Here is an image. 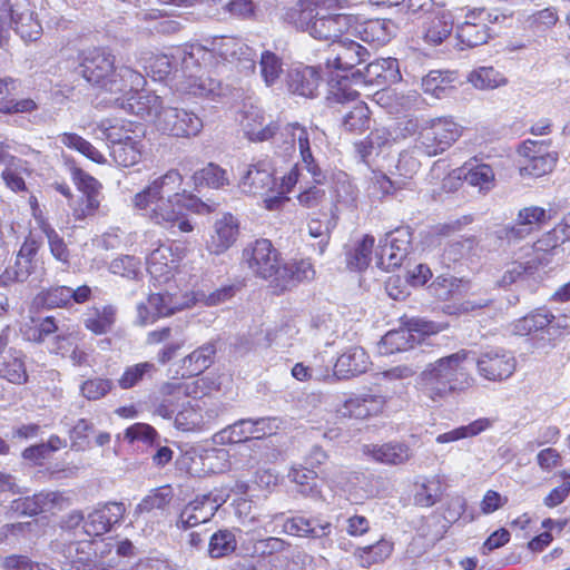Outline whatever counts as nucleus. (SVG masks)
Segmentation results:
<instances>
[{
    "mask_svg": "<svg viewBox=\"0 0 570 570\" xmlns=\"http://www.w3.org/2000/svg\"><path fill=\"white\" fill-rule=\"evenodd\" d=\"M366 83L385 86L395 83L401 79L399 61L395 58H380L366 65L364 73Z\"/></svg>",
    "mask_w": 570,
    "mask_h": 570,
    "instance_id": "obj_33",
    "label": "nucleus"
},
{
    "mask_svg": "<svg viewBox=\"0 0 570 570\" xmlns=\"http://www.w3.org/2000/svg\"><path fill=\"white\" fill-rule=\"evenodd\" d=\"M239 234L238 220L229 213L218 218L213 234L206 243V249L214 255H222L236 242Z\"/></svg>",
    "mask_w": 570,
    "mask_h": 570,
    "instance_id": "obj_23",
    "label": "nucleus"
},
{
    "mask_svg": "<svg viewBox=\"0 0 570 570\" xmlns=\"http://www.w3.org/2000/svg\"><path fill=\"white\" fill-rule=\"evenodd\" d=\"M117 320V308L114 305L95 306L83 318L85 327L96 335H104L112 331Z\"/></svg>",
    "mask_w": 570,
    "mask_h": 570,
    "instance_id": "obj_40",
    "label": "nucleus"
},
{
    "mask_svg": "<svg viewBox=\"0 0 570 570\" xmlns=\"http://www.w3.org/2000/svg\"><path fill=\"white\" fill-rule=\"evenodd\" d=\"M157 371L156 365L151 362L132 364L125 368L117 382L122 390H129L147 380H153Z\"/></svg>",
    "mask_w": 570,
    "mask_h": 570,
    "instance_id": "obj_44",
    "label": "nucleus"
},
{
    "mask_svg": "<svg viewBox=\"0 0 570 570\" xmlns=\"http://www.w3.org/2000/svg\"><path fill=\"white\" fill-rule=\"evenodd\" d=\"M215 514L207 498L198 494L180 510L176 527L180 530H187L209 522Z\"/></svg>",
    "mask_w": 570,
    "mask_h": 570,
    "instance_id": "obj_29",
    "label": "nucleus"
},
{
    "mask_svg": "<svg viewBox=\"0 0 570 570\" xmlns=\"http://www.w3.org/2000/svg\"><path fill=\"white\" fill-rule=\"evenodd\" d=\"M56 493H38L32 497L16 499L11 502V510L19 515H37L56 499Z\"/></svg>",
    "mask_w": 570,
    "mask_h": 570,
    "instance_id": "obj_45",
    "label": "nucleus"
},
{
    "mask_svg": "<svg viewBox=\"0 0 570 570\" xmlns=\"http://www.w3.org/2000/svg\"><path fill=\"white\" fill-rule=\"evenodd\" d=\"M243 259L256 276L264 279L275 278L279 267V253L266 238L248 244L243 250Z\"/></svg>",
    "mask_w": 570,
    "mask_h": 570,
    "instance_id": "obj_14",
    "label": "nucleus"
},
{
    "mask_svg": "<svg viewBox=\"0 0 570 570\" xmlns=\"http://www.w3.org/2000/svg\"><path fill=\"white\" fill-rule=\"evenodd\" d=\"M352 17L343 13L324 14L314 12L308 35L314 39L335 42L352 26Z\"/></svg>",
    "mask_w": 570,
    "mask_h": 570,
    "instance_id": "obj_20",
    "label": "nucleus"
},
{
    "mask_svg": "<svg viewBox=\"0 0 570 570\" xmlns=\"http://www.w3.org/2000/svg\"><path fill=\"white\" fill-rule=\"evenodd\" d=\"M160 397L154 404V412L164 419H171L186 402L187 387L181 383H166L160 389Z\"/></svg>",
    "mask_w": 570,
    "mask_h": 570,
    "instance_id": "obj_34",
    "label": "nucleus"
},
{
    "mask_svg": "<svg viewBox=\"0 0 570 570\" xmlns=\"http://www.w3.org/2000/svg\"><path fill=\"white\" fill-rule=\"evenodd\" d=\"M469 80L478 89H493L507 82L504 76L493 67H481L473 71Z\"/></svg>",
    "mask_w": 570,
    "mask_h": 570,
    "instance_id": "obj_58",
    "label": "nucleus"
},
{
    "mask_svg": "<svg viewBox=\"0 0 570 570\" xmlns=\"http://www.w3.org/2000/svg\"><path fill=\"white\" fill-rule=\"evenodd\" d=\"M216 352V342H207L183 360V367L188 375H198L213 364Z\"/></svg>",
    "mask_w": 570,
    "mask_h": 570,
    "instance_id": "obj_41",
    "label": "nucleus"
},
{
    "mask_svg": "<svg viewBox=\"0 0 570 570\" xmlns=\"http://www.w3.org/2000/svg\"><path fill=\"white\" fill-rule=\"evenodd\" d=\"M404 185L403 180H392L383 173H373L368 181L367 193L374 199H382L385 196L393 195Z\"/></svg>",
    "mask_w": 570,
    "mask_h": 570,
    "instance_id": "obj_51",
    "label": "nucleus"
},
{
    "mask_svg": "<svg viewBox=\"0 0 570 570\" xmlns=\"http://www.w3.org/2000/svg\"><path fill=\"white\" fill-rule=\"evenodd\" d=\"M253 426L252 419H240L215 433L213 436L214 443L224 445L255 439Z\"/></svg>",
    "mask_w": 570,
    "mask_h": 570,
    "instance_id": "obj_42",
    "label": "nucleus"
},
{
    "mask_svg": "<svg viewBox=\"0 0 570 570\" xmlns=\"http://www.w3.org/2000/svg\"><path fill=\"white\" fill-rule=\"evenodd\" d=\"M60 142L65 146L76 149L95 163H104L101 153L81 136L71 132H65L60 136Z\"/></svg>",
    "mask_w": 570,
    "mask_h": 570,
    "instance_id": "obj_62",
    "label": "nucleus"
},
{
    "mask_svg": "<svg viewBox=\"0 0 570 570\" xmlns=\"http://www.w3.org/2000/svg\"><path fill=\"white\" fill-rule=\"evenodd\" d=\"M234 63L243 73H252L256 69V51L235 37H219L210 42V47L194 43L185 48L183 58L184 72L197 69L198 75H206L212 69L225 68Z\"/></svg>",
    "mask_w": 570,
    "mask_h": 570,
    "instance_id": "obj_2",
    "label": "nucleus"
},
{
    "mask_svg": "<svg viewBox=\"0 0 570 570\" xmlns=\"http://www.w3.org/2000/svg\"><path fill=\"white\" fill-rule=\"evenodd\" d=\"M96 130L108 141V146L129 141H142L144 128L141 125L127 120L104 119Z\"/></svg>",
    "mask_w": 570,
    "mask_h": 570,
    "instance_id": "obj_22",
    "label": "nucleus"
},
{
    "mask_svg": "<svg viewBox=\"0 0 570 570\" xmlns=\"http://www.w3.org/2000/svg\"><path fill=\"white\" fill-rule=\"evenodd\" d=\"M0 376L13 384H24L28 374L24 362L20 355H10L0 366Z\"/></svg>",
    "mask_w": 570,
    "mask_h": 570,
    "instance_id": "obj_59",
    "label": "nucleus"
},
{
    "mask_svg": "<svg viewBox=\"0 0 570 570\" xmlns=\"http://www.w3.org/2000/svg\"><path fill=\"white\" fill-rule=\"evenodd\" d=\"M517 365L514 353L502 346H488L475 357L478 374L493 383L509 380L515 373Z\"/></svg>",
    "mask_w": 570,
    "mask_h": 570,
    "instance_id": "obj_11",
    "label": "nucleus"
},
{
    "mask_svg": "<svg viewBox=\"0 0 570 570\" xmlns=\"http://www.w3.org/2000/svg\"><path fill=\"white\" fill-rule=\"evenodd\" d=\"M298 175L297 166H294L289 173L282 178V183L276 186L274 195L264 199L267 209H277L281 204L287 199L286 194L291 193L298 181Z\"/></svg>",
    "mask_w": 570,
    "mask_h": 570,
    "instance_id": "obj_60",
    "label": "nucleus"
},
{
    "mask_svg": "<svg viewBox=\"0 0 570 570\" xmlns=\"http://www.w3.org/2000/svg\"><path fill=\"white\" fill-rule=\"evenodd\" d=\"M373 246L374 237L365 235L354 250L348 254L347 265L357 271L365 269L370 265Z\"/></svg>",
    "mask_w": 570,
    "mask_h": 570,
    "instance_id": "obj_61",
    "label": "nucleus"
},
{
    "mask_svg": "<svg viewBox=\"0 0 570 570\" xmlns=\"http://www.w3.org/2000/svg\"><path fill=\"white\" fill-rule=\"evenodd\" d=\"M126 96L116 99V104L126 112L136 115L145 119L147 117L157 118L158 112L161 110L163 100L159 96L153 92L139 91V88H127Z\"/></svg>",
    "mask_w": 570,
    "mask_h": 570,
    "instance_id": "obj_19",
    "label": "nucleus"
},
{
    "mask_svg": "<svg viewBox=\"0 0 570 570\" xmlns=\"http://www.w3.org/2000/svg\"><path fill=\"white\" fill-rule=\"evenodd\" d=\"M511 14L484 7H464L456 9L455 35L459 42L466 48L482 46L491 38L490 24L501 23Z\"/></svg>",
    "mask_w": 570,
    "mask_h": 570,
    "instance_id": "obj_7",
    "label": "nucleus"
},
{
    "mask_svg": "<svg viewBox=\"0 0 570 570\" xmlns=\"http://www.w3.org/2000/svg\"><path fill=\"white\" fill-rule=\"evenodd\" d=\"M386 404V399L380 393L367 392L347 399L338 412L343 416L366 419L381 413Z\"/></svg>",
    "mask_w": 570,
    "mask_h": 570,
    "instance_id": "obj_26",
    "label": "nucleus"
},
{
    "mask_svg": "<svg viewBox=\"0 0 570 570\" xmlns=\"http://www.w3.org/2000/svg\"><path fill=\"white\" fill-rule=\"evenodd\" d=\"M181 180L177 170L167 171L135 195L134 206L144 210L157 225L170 230L177 228L181 233H190L194 226L185 210L205 215L216 210L217 205L204 203L194 195L178 193Z\"/></svg>",
    "mask_w": 570,
    "mask_h": 570,
    "instance_id": "obj_1",
    "label": "nucleus"
},
{
    "mask_svg": "<svg viewBox=\"0 0 570 570\" xmlns=\"http://www.w3.org/2000/svg\"><path fill=\"white\" fill-rule=\"evenodd\" d=\"M492 426V421L488 417L478 419L468 425L459 426L452 431L439 434L436 436L438 443H449L459 441L465 438L476 436Z\"/></svg>",
    "mask_w": 570,
    "mask_h": 570,
    "instance_id": "obj_47",
    "label": "nucleus"
},
{
    "mask_svg": "<svg viewBox=\"0 0 570 570\" xmlns=\"http://www.w3.org/2000/svg\"><path fill=\"white\" fill-rule=\"evenodd\" d=\"M235 534L230 530H219L210 537L208 553L212 558H222L236 549Z\"/></svg>",
    "mask_w": 570,
    "mask_h": 570,
    "instance_id": "obj_56",
    "label": "nucleus"
},
{
    "mask_svg": "<svg viewBox=\"0 0 570 570\" xmlns=\"http://www.w3.org/2000/svg\"><path fill=\"white\" fill-rule=\"evenodd\" d=\"M147 271L151 277L166 282L173 276L177 268V262L171 253V248L160 245L147 256Z\"/></svg>",
    "mask_w": 570,
    "mask_h": 570,
    "instance_id": "obj_37",
    "label": "nucleus"
},
{
    "mask_svg": "<svg viewBox=\"0 0 570 570\" xmlns=\"http://www.w3.org/2000/svg\"><path fill=\"white\" fill-rule=\"evenodd\" d=\"M110 156L119 166L130 167L138 164L142 156L144 141H129L110 145Z\"/></svg>",
    "mask_w": 570,
    "mask_h": 570,
    "instance_id": "obj_48",
    "label": "nucleus"
},
{
    "mask_svg": "<svg viewBox=\"0 0 570 570\" xmlns=\"http://www.w3.org/2000/svg\"><path fill=\"white\" fill-rule=\"evenodd\" d=\"M343 127L350 132L361 134L370 127V109L363 101H357L343 116Z\"/></svg>",
    "mask_w": 570,
    "mask_h": 570,
    "instance_id": "obj_50",
    "label": "nucleus"
},
{
    "mask_svg": "<svg viewBox=\"0 0 570 570\" xmlns=\"http://www.w3.org/2000/svg\"><path fill=\"white\" fill-rule=\"evenodd\" d=\"M126 513L122 502H107L98 504L88 513L82 530L89 537H99L111 530L119 523Z\"/></svg>",
    "mask_w": 570,
    "mask_h": 570,
    "instance_id": "obj_18",
    "label": "nucleus"
},
{
    "mask_svg": "<svg viewBox=\"0 0 570 570\" xmlns=\"http://www.w3.org/2000/svg\"><path fill=\"white\" fill-rule=\"evenodd\" d=\"M284 531L291 535L324 538L332 532V523L322 518L293 517L284 522Z\"/></svg>",
    "mask_w": 570,
    "mask_h": 570,
    "instance_id": "obj_31",
    "label": "nucleus"
},
{
    "mask_svg": "<svg viewBox=\"0 0 570 570\" xmlns=\"http://www.w3.org/2000/svg\"><path fill=\"white\" fill-rule=\"evenodd\" d=\"M456 24V9L442 11L424 23V40L433 46L441 45L450 37Z\"/></svg>",
    "mask_w": 570,
    "mask_h": 570,
    "instance_id": "obj_36",
    "label": "nucleus"
},
{
    "mask_svg": "<svg viewBox=\"0 0 570 570\" xmlns=\"http://www.w3.org/2000/svg\"><path fill=\"white\" fill-rule=\"evenodd\" d=\"M214 419L215 415L212 411L203 413L199 401L187 399L176 413L174 424L180 431L194 432L208 429Z\"/></svg>",
    "mask_w": 570,
    "mask_h": 570,
    "instance_id": "obj_25",
    "label": "nucleus"
},
{
    "mask_svg": "<svg viewBox=\"0 0 570 570\" xmlns=\"http://www.w3.org/2000/svg\"><path fill=\"white\" fill-rule=\"evenodd\" d=\"M321 82L322 77L317 67L297 66L288 73L289 91L305 98H314Z\"/></svg>",
    "mask_w": 570,
    "mask_h": 570,
    "instance_id": "obj_28",
    "label": "nucleus"
},
{
    "mask_svg": "<svg viewBox=\"0 0 570 570\" xmlns=\"http://www.w3.org/2000/svg\"><path fill=\"white\" fill-rule=\"evenodd\" d=\"M557 214L558 210L552 207L548 210L538 206L525 207L519 212L517 223L499 230V237L508 240L523 239L533 232L535 225L556 217Z\"/></svg>",
    "mask_w": 570,
    "mask_h": 570,
    "instance_id": "obj_17",
    "label": "nucleus"
},
{
    "mask_svg": "<svg viewBox=\"0 0 570 570\" xmlns=\"http://www.w3.org/2000/svg\"><path fill=\"white\" fill-rule=\"evenodd\" d=\"M245 134L249 140L265 141L273 139V142L283 150L285 155L295 153L296 145L298 146L302 161L307 171L312 175L313 180L322 184L325 179L324 173L315 164L314 157L311 151V137L315 135V130L301 126L298 122L286 124L279 128L277 122H268L263 125H252L249 122L244 126Z\"/></svg>",
    "mask_w": 570,
    "mask_h": 570,
    "instance_id": "obj_5",
    "label": "nucleus"
},
{
    "mask_svg": "<svg viewBox=\"0 0 570 570\" xmlns=\"http://www.w3.org/2000/svg\"><path fill=\"white\" fill-rule=\"evenodd\" d=\"M360 35L365 42L385 45L394 35V23L385 19L368 20L362 26Z\"/></svg>",
    "mask_w": 570,
    "mask_h": 570,
    "instance_id": "obj_43",
    "label": "nucleus"
},
{
    "mask_svg": "<svg viewBox=\"0 0 570 570\" xmlns=\"http://www.w3.org/2000/svg\"><path fill=\"white\" fill-rule=\"evenodd\" d=\"M469 355V351L460 350L429 363L419 376L422 394L433 402H440L453 393L468 390L473 383L465 366Z\"/></svg>",
    "mask_w": 570,
    "mask_h": 570,
    "instance_id": "obj_3",
    "label": "nucleus"
},
{
    "mask_svg": "<svg viewBox=\"0 0 570 570\" xmlns=\"http://www.w3.org/2000/svg\"><path fill=\"white\" fill-rule=\"evenodd\" d=\"M546 141L527 140L523 142L521 153L527 158V163L520 168L522 176L541 177L553 170L558 157L556 154H539L540 148Z\"/></svg>",
    "mask_w": 570,
    "mask_h": 570,
    "instance_id": "obj_21",
    "label": "nucleus"
},
{
    "mask_svg": "<svg viewBox=\"0 0 570 570\" xmlns=\"http://www.w3.org/2000/svg\"><path fill=\"white\" fill-rule=\"evenodd\" d=\"M174 492L170 487H161L151 491L137 505L136 511L139 513L151 512L153 510L164 511L170 504Z\"/></svg>",
    "mask_w": 570,
    "mask_h": 570,
    "instance_id": "obj_54",
    "label": "nucleus"
},
{
    "mask_svg": "<svg viewBox=\"0 0 570 570\" xmlns=\"http://www.w3.org/2000/svg\"><path fill=\"white\" fill-rule=\"evenodd\" d=\"M553 321L554 314L547 307H539L514 321L511 325V331L520 336L532 335L543 331L550 335V325Z\"/></svg>",
    "mask_w": 570,
    "mask_h": 570,
    "instance_id": "obj_35",
    "label": "nucleus"
},
{
    "mask_svg": "<svg viewBox=\"0 0 570 570\" xmlns=\"http://www.w3.org/2000/svg\"><path fill=\"white\" fill-rule=\"evenodd\" d=\"M462 135V127L452 118L440 117L422 124L415 139V148L433 157L448 150Z\"/></svg>",
    "mask_w": 570,
    "mask_h": 570,
    "instance_id": "obj_9",
    "label": "nucleus"
},
{
    "mask_svg": "<svg viewBox=\"0 0 570 570\" xmlns=\"http://www.w3.org/2000/svg\"><path fill=\"white\" fill-rule=\"evenodd\" d=\"M24 41H36L42 33L29 0H0V48L7 45L10 29Z\"/></svg>",
    "mask_w": 570,
    "mask_h": 570,
    "instance_id": "obj_8",
    "label": "nucleus"
},
{
    "mask_svg": "<svg viewBox=\"0 0 570 570\" xmlns=\"http://www.w3.org/2000/svg\"><path fill=\"white\" fill-rule=\"evenodd\" d=\"M185 48L180 51L179 59L183 63ZM144 69L155 81H166L171 88L183 95L194 97H208L216 95L220 89V81L213 77L198 75L197 69L186 70L184 67L173 70V60L167 55H151L145 59Z\"/></svg>",
    "mask_w": 570,
    "mask_h": 570,
    "instance_id": "obj_6",
    "label": "nucleus"
},
{
    "mask_svg": "<svg viewBox=\"0 0 570 570\" xmlns=\"http://www.w3.org/2000/svg\"><path fill=\"white\" fill-rule=\"evenodd\" d=\"M370 361L364 348L353 346L340 355L334 365V375L340 380H346L364 373Z\"/></svg>",
    "mask_w": 570,
    "mask_h": 570,
    "instance_id": "obj_32",
    "label": "nucleus"
},
{
    "mask_svg": "<svg viewBox=\"0 0 570 570\" xmlns=\"http://www.w3.org/2000/svg\"><path fill=\"white\" fill-rule=\"evenodd\" d=\"M155 129L171 138H194L203 128V118L193 110L178 107H164L154 120Z\"/></svg>",
    "mask_w": 570,
    "mask_h": 570,
    "instance_id": "obj_10",
    "label": "nucleus"
},
{
    "mask_svg": "<svg viewBox=\"0 0 570 570\" xmlns=\"http://www.w3.org/2000/svg\"><path fill=\"white\" fill-rule=\"evenodd\" d=\"M73 181L82 193L83 203V205L73 209V215L77 219H83L98 210L101 185L96 178L80 169L73 171Z\"/></svg>",
    "mask_w": 570,
    "mask_h": 570,
    "instance_id": "obj_24",
    "label": "nucleus"
},
{
    "mask_svg": "<svg viewBox=\"0 0 570 570\" xmlns=\"http://www.w3.org/2000/svg\"><path fill=\"white\" fill-rule=\"evenodd\" d=\"M197 299L195 296L189 297V294L180 298L167 292L150 294L146 303L138 305V322L140 325L153 324L160 317L196 305Z\"/></svg>",
    "mask_w": 570,
    "mask_h": 570,
    "instance_id": "obj_12",
    "label": "nucleus"
},
{
    "mask_svg": "<svg viewBox=\"0 0 570 570\" xmlns=\"http://www.w3.org/2000/svg\"><path fill=\"white\" fill-rule=\"evenodd\" d=\"M396 141V136L387 128L380 127L373 129L370 135L355 142V150L363 161H366L372 155H379L386 148H390Z\"/></svg>",
    "mask_w": 570,
    "mask_h": 570,
    "instance_id": "obj_38",
    "label": "nucleus"
},
{
    "mask_svg": "<svg viewBox=\"0 0 570 570\" xmlns=\"http://www.w3.org/2000/svg\"><path fill=\"white\" fill-rule=\"evenodd\" d=\"M1 570H53L46 563L32 561L28 556L10 554L0 559Z\"/></svg>",
    "mask_w": 570,
    "mask_h": 570,
    "instance_id": "obj_64",
    "label": "nucleus"
},
{
    "mask_svg": "<svg viewBox=\"0 0 570 570\" xmlns=\"http://www.w3.org/2000/svg\"><path fill=\"white\" fill-rule=\"evenodd\" d=\"M363 453L377 463L389 465L403 464L412 455L411 449L406 444L399 442L366 444L363 446Z\"/></svg>",
    "mask_w": 570,
    "mask_h": 570,
    "instance_id": "obj_30",
    "label": "nucleus"
},
{
    "mask_svg": "<svg viewBox=\"0 0 570 570\" xmlns=\"http://www.w3.org/2000/svg\"><path fill=\"white\" fill-rule=\"evenodd\" d=\"M276 186L274 167L267 158L253 160L247 165L239 180V187L244 193L261 195L265 198L274 195Z\"/></svg>",
    "mask_w": 570,
    "mask_h": 570,
    "instance_id": "obj_15",
    "label": "nucleus"
},
{
    "mask_svg": "<svg viewBox=\"0 0 570 570\" xmlns=\"http://www.w3.org/2000/svg\"><path fill=\"white\" fill-rule=\"evenodd\" d=\"M259 70L266 86H273L283 75V60L275 52L264 50L261 53Z\"/></svg>",
    "mask_w": 570,
    "mask_h": 570,
    "instance_id": "obj_52",
    "label": "nucleus"
},
{
    "mask_svg": "<svg viewBox=\"0 0 570 570\" xmlns=\"http://www.w3.org/2000/svg\"><path fill=\"white\" fill-rule=\"evenodd\" d=\"M193 179L196 186L213 188H219L229 183L226 170L215 164H208L205 168L196 171Z\"/></svg>",
    "mask_w": 570,
    "mask_h": 570,
    "instance_id": "obj_55",
    "label": "nucleus"
},
{
    "mask_svg": "<svg viewBox=\"0 0 570 570\" xmlns=\"http://www.w3.org/2000/svg\"><path fill=\"white\" fill-rule=\"evenodd\" d=\"M393 546L386 540H381L372 546H366L357 550V556L362 567H370L381 562L390 557Z\"/></svg>",
    "mask_w": 570,
    "mask_h": 570,
    "instance_id": "obj_57",
    "label": "nucleus"
},
{
    "mask_svg": "<svg viewBox=\"0 0 570 570\" xmlns=\"http://www.w3.org/2000/svg\"><path fill=\"white\" fill-rule=\"evenodd\" d=\"M58 330L55 318L51 316L45 318H30L21 328L22 335L30 342L40 343L47 336Z\"/></svg>",
    "mask_w": 570,
    "mask_h": 570,
    "instance_id": "obj_49",
    "label": "nucleus"
},
{
    "mask_svg": "<svg viewBox=\"0 0 570 570\" xmlns=\"http://www.w3.org/2000/svg\"><path fill=\"white\" fill-rule=\"evenodd\" d=\"M281 18L283 22L293 26L297 30L308 32L312 18H314V8L298 1L296 6L285 8Z\"/></svg>",
    "mask_w": 570,
    "mask_h": 570,
    "instance_id": "obj_53",
    "label": "nucleus"
},
{
    "mask_svg": "<svg viewBox=\"0 0 570 570\" xmlns=\"http://www.w3.org/2000/svg\"><path fill=\"white\" fill-rule=\"evenodd\" d=\"M80 73L94 86L109 92L142 88L145 77L129 66L115 67V57L104 48H89L80 53Z\"/></svg>",
    "mask_w": 570,
    "mask_h": 570,
    "instance_id": "obj_4",
    "label": "nucleus"
},
{
    "mask_svg": "<svg viewBox=\"0 0 570 570\" xmlns=\"http://www.w3.org/2000/svg\"><path fill=\"white\" fill-rule=\"evenodd\" d=\"M422 89L436 98H442L452 89L451 80L442 71H430L422 79Z\"/></svg>",
    "mask_w": 570,
    "mask_h": 570,
    "instance_id": "obj_63",
    "label": "nucleus"
},
{
    "mask_svg": "<svg viewBox=\"0 0 570 570\" xmlns=\"http://www.w3.org/2000/svg\"><path fill=\"white\" fill-rule=\"evenodd\" d=\"M412 234L410 228L402 227L385 235L380 240L376 253V265L381 269L390 272L400 267L410 253Z\"/></svg>",
    "mask_w": 570,
    "mask_h": 570,
    "instance_id": "obj_13",
    "label": "nucleus"
},
{
    "mask_svg": "<svg viewBox=\"0 0 570 570\" xmlns=\"http://www.w3.org/2000/svg\"><path fill=\"white\" fill-rule=\"evenodd\" d=\"M314 276L315 269L309 259L291 261L279 265L273 283L275 288L284 292L297 283L313 279Z\"/></svg>",
    "mask_w": 570,
    "mask_h": 570,
    "instance_id": "obj_27",
    "label": "nucleus"
},
{
    "mask_svg": "<svg viewBox=\"0 0 570 570\" xmlns=\"http://www.w3.org/2000/svg\"><path fill=\"white\" fill-rule=\"evenodd\" d=\"M465 181L480 191H489L494 187L495 176L492 167L487 164H466Z\"/></svg>",
    "mask_w": 570,
    "mask_h": 570,
    "instance_id": "obj_46",
    "label": "nucleus"
},
{
    "mask_svg": "<svg viewBox=\"0 0 570 570\" xmlns=\"http://www.w3.org/2000/svg\"><path fill=\"white\" fill-rule=\"evenodd\" d=\"M429 332L430 327L426 324L413 320L405 327L389 331L380 342V353L389 355L413 348Z\"/></svg>",
    "mask_w": 570,
    "mask_h": 570,
    "instance_id": "obj_16",
    "label": "nucleus"
},
{
    "mask_svg": "<svg viewBox=\"0 0 570 570\" xmlns=\"http://www.w3.org/2000/svg\"><path fill=\"white\" fill-rule=\"evenodd\" d=\"M368 56L366 48L355 41H348L340 45V51L333 59H327L326 65L337 70H352L365 62Z\"/></svg>",
    "mask_w": 570,
    "mask_h": 570,
    "instance_id": "obj_39",
    "label": "nucleus"
}]
</instances>
